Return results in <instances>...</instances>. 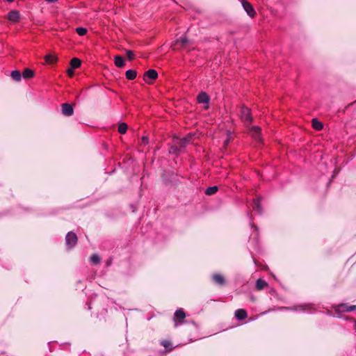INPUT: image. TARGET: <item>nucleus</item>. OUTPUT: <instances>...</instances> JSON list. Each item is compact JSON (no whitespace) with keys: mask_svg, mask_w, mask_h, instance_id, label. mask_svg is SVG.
<instances>
[{"mask_svg":"<svg viewBox=\"0 0 356 356\" xmlns=\"http://www.w3.org/2000/svg\"><path fill=\"white\" fill-rule=\"evenodd\" d=\"M240 118L241 120L247 125L252 123L253 119L251 115V111L246 106H242L240 110Z\"/></svg>","mask_w":356,"mask_h":356,"instance_id":"nucleus-1","label":"nucleus"},{"mask_svg":"<svg viewBox=\"0 0 356 356\" xmlns=\"http://www.w3.org/2000/svg\"><path fill=\"white\" fill-rule=\"evenodd\" d=\"M76 234L72 232H70L65 236L66 245L69 248H73L77 243Z\"/></svg>","mask_w":356,"mask_h":356,"instance_id":"nucleus-2","label":"nucleus"},{"mask_svg":"<svg viewBox=\"0 0 356 356\" xmlns=\"http://www.w3.org/2000/svg\"><path fill=\"white\" fill-rule=\"evenodd\" d=\"M241 4H242L243 9L245 10V11L246 12V13L248 14V16H250L251 18H253L255 17L256 12L254 10L253 6H252V4L250 2H248L245 0H242Z\"/></svg>","mask_w":356,"mask_h":356,"instance_id":"nucleus-3","label":"nucleus"},{"mask_svg":"<svg viewBox=\"0 0 356 356\" xmlns=\"http://www.w3.org/2000/svg\"><path fill=\"white\" fill-rule=\"evenodd\" d=\"M197 101L199 104H206L204 106L205 108H209L210 97L205 92H201L199 93L197 97Z\"/></svg>","mask_w":356,"mask_h":356,"instance_id":"nucleus-4","label":"nucleus"},{"mask_svg":"<svg viewBox=\"0 0 356 356\" xmlns=\"http://www.w3.org/2000/svg\"><path fill=\"white\" fill-rule=\"evenodd\" d=\"M192 137V135H188L187 136L182 138H177L175 139L174 143L179 145L181 149H182L184 148L191 141Z\"/></svg>","mask_w":356,"mask_h":356,"instance_id":"nucleus-5","label":"nucleus"},{"mask_svg":"<svg viewBox=\"0 0 356 356\" xmlns=\"http://www.w3.org/2000/svg\"><path fill=\"white\" fill-rule=\"evenodd\" d=\"M185 318L186 314L184 311L182 309H177L174 314L175 326L177 327V323L176 321L177 319L179 321V323H182Z\"/></svg>","mask_w":356,"mask_h":356,"instance_id":"nucleus-6","label":"nucleus"},{"mask_svg":"<svg viewBox=\"0 0 356 356\" xmlns=\"http://www.w3.org/2000/svg\"><path fill=\"white\" fill-rule=\"evenodd\" d=\"M62 113L65 116H71L74 113V109L71 104L65 103L62 104Z\"/></svg>","mask_w":356,"mask_h":356,"instance_id":"nucleus-7","label":"nucleus"},{"mask_svg":"<svg viewBox=\"0 0 356 356\" xmlns=\"http://www.w3.org/2000/svg\"><path fill=\"white\" fill-rule=\"evenodd\" d=\"M158 77V73L155 70L150 69L147 70L144 75V81L148 83L147 79L154 80Z\"/></svg>","mask_w":356,"mask_h":356,"instance_id":"nucleus-8","label":"nucleus"},{"mask_svg":"<svg viewBox=\"0 0 356 356\" xmlns=\"http://www.w3.org/2000/svg\"><path fill=\"white\" fill-rule=\"evenodd\" d=\"M249 134L256 140H261V129L257 126L252 127L249 130Z\"/></svg>","mask_w":356,"mask_h":356,"instance_id":"nucleus-9","label":"nucleus"},{"mask_svg":"<svg viewBox=\"0 0 356 356\" xmlns=\"http://www.w3.org/2000/svg\"><path fill=\"white\" fill-rule=\"evenodd\" d=\"M20 14L17 10H11L8 14V19L13 22H17L19 21Z\"/></svg>","mask_w":356,"mask_h":356,"instance_id":"nucleus-10","label":"nucleus"},{"mask_svg":"<svg viewBox=\"0 0 356 356\" xmlns=\"http://www.w3.org/2000/svg\"><path fill=\"white\" fill-rule=\"evenodd\" d=\"M234 316L238 320L242 321L247 318L248 314L245 309H238L236 310Z\"/></svg>","mask_w":356,"mask_h":356,"instance_id":"nucleus-11","label":"nucleus"},{"mask_svg":"<svg viewBox=\"0 0 356 356\" xmlns=\"http://www.w3.org/2000/svg\"><path fill=\"white\" fill-rule=\"evenodd\" d=\"M213 281L218 285H224L225 284V280L224 277L220 274H214L212 276Z\"/></svg>","mask_w":356,"mask_h":356,"instance_id":"nucleus-12","label":"nucleus"},{"mask_svg":"<svg viewBox=\"0 0 356 356\" xmlns=\"http://www.w3.org/2000/svg\"><path fill=\"white\" fill-rule=\"evenodd\" d=\"M252 208L258 213L261 214L262 213V209H261V207L260 204V201L259 199H254L253 200Z\"/></svg>","mask_w":356,"mask_h":356,"instance_id":"nucleus-13","label":"nucleus"},{"mask_svg":"<svg viewBox=\"0 0 356 356\" xmlns=\"http://www.w3.org/2000/svg\"><path fill=\"white\" fill-rule=\"evenodd\" d=\"M125 60L121 56H116L115 57V65L118 67H122L124 66Z\"/></svg>","mask_w":356,"mask_h":356,"instance_id":"nucleus-14","label":"nucleus"},{"mask_svg":"<svg viewBox=\"0 0 356 356\" xmlns=\"http://www.w3.org/2000/svg\"><path fill=\"white\" fill-rule=\"evenodd\" d=\"M312 127L314 129L320 131L323 129V125L322 122L314 118L312 120Z\"/></svg>","mask_w":356,"mask_h":356,"instance_id":"nucleus-15","label":"nucleus"},{"mask_svg":"<svg viewBox=\"0 0 356 356\" xmlns=\"http://www.w3.org/2000/svg\"><path fill=\"white\" fill-rule=\"evenodd\" d=\"M137 75V72L134 70H129L126 72V78L129 80H134Z\"/></svg>","mask_w":356,"mask_h":356,"instance_id":"nucleus-16","label":"nucleus"},{"mask_svg":"<svg viewBox=\"0 0 356 356\" xmlns=\"http://www.w3.org/2000/svg\"><path fill=\"white\" fill-rule=\"evenodd\" d=\"M218 190V187L217 186H213L208 187L205 191V194L207 195H211L215 194Z\"/></svg>","mask_w":356,"mask_h":356,"instance_id":"nucleus-17","label":"nucleus"},{"mask_svg":"<svg viewBox=\"0 0 356 356\" xmlns=\"http://www.w3.org/2000/svg\"><path fill=\"white\" fill-rule=\"evenodd\" d=\"M34 75V72L32 70L26 68L24 70L22 76L24 79L32 78Z\"/></svg>","mask_w":356,"mask_h":356,"instance_id":"nucleus-18","label":"nucleus"},{"mask_svg":"<svg viewBox=\"0 0 356 356\" xmlns=\"http://www.w3.org/2000/svg\"><path fill=\"white\" fill-rule=\"evenodd\" d=\"M266 286H267V282L265 280H264L262 279H259L257 280L256 288L258 290L263 289Z\"/></svg>","mask_w":356,"mask_h":356,"instance_id":"nucleus-19","label":"nucleus"},{"mask_svg":"<svg viewBox=\"0 0 356 356\" xmlns=\"http://www.w3.org/2000/svg\"><path fill=\"white\" fill-rule=\"evenodd\" d=\"M11 77L13 78V80H15L16 81H19L21 80L22 74H21L20 71H19V70H13L11 72Z\"/></svg>","mask_w":356,"mask_h":356,"instance_id":"nucleus-20","label":"nucleus"},{"mask_svg":"<svg viewBox=\"0 0 356 356\" xmlns=\"http://www.w3.org/2000/svg\"><path fill=\"white\" fill-rule=\"evenodd\" d=\"M81 63V62L80 59H79L77 58H73L70 61V65L74 69L80 67Z\"/></svg>","mask_w":356,"mask_h":356,"instance_id":"nucleus-21","label":"nucleus"},{"mask_svg":"<svg viewBox=\"0 0 356 356\" xmlns=\"http://www.w3.org/2000/svg\"><path fill=\"white\" fill-rule=\"evenodd\" d=\"M128 126L126 123H120L118 126V131L121 134H124L127 132Z\"/></svg>","mask_w":356,"mask_h":356,"instance_id":"nucleus-22","label":"nucleus"},{"mask_svg":"<svg viewBox=\"0 0 356 356\" xmlns=\"http://www.w3.org/2000/svg\"><path fill=\"white\" fill-rule=\"evenodd\" d=\"M44 59L47 63L49 64H53L56 62L57 59L54 56L52 55H46Z\"/></svg>","mask_w":356,"mask_h":356,"instance_id":"nucleus-23","label":"nucleus"},{"mask_svg":"<svg viewBox=\"0 0 356 356\" xmlns=\"http://www.w3.org/2000/svg\"><path fill=\"white\" fill-rule=\"evenodd\" d=\"M170 152H172L174 154H179L182 152L181 149L177 145L176 143H175V145L171 147Z\"/></svg>","mask_w":356,"mask_h":356,"instance_id":"nucleus-24","label":"nucleus"},{"mask_svg":"<svg viewBox=\"0 0 356 356\" xmlns=\"http://www.w3.org/2000/svg\"><path fill=\"white\" fill-rule=\"evenodd\" d=\"M90 261L93 264H97L99 263L100 261V257H99L98 254H93L91 257H90Z\"/></svg>","mask_w":356,"mask_h":356,"instance_id":"nucleus-25","label":"nucleus"},{"mask_svg":"<svg viewBox=\"0 0 356 356\" xmlns=\"http://www.w3.org/2000/svg\"><path fill=\"white\" fill-rule=\"evenodd\" d=\"M87 29L84 27H77L76 29V32L81 36L85 35L87 33Z\"/></svg>","mask_w":356,"mask_h":356,"instance_id":"nucleus-26","label":"nucleus"},{"mask_svg":"<svg viewBox=\"0 0 356 356\" xmlns=\"http://www.w3.org/2000/svg\"><path fill=\"white\" fill-rule=\"evenodd\" d=\"M356 309V305L348 306L346 309H342L343 312H350Z\"/></svg>","mask_w":356,"mask_h":356,"instance_id":"nucleus-27","label":"nucleus"},{"mask_svg":"<svg viewBox=\"0 0 356 356\" xmlns=\"http://www.w3.org/2000/svg\"><path fill=\"white\" fill-rule=\"evenodd\" d=\"M177 43H180L181 45H185L188 42V39L186 37H181L177 40Z\"/></svg>","mask_w":356,"mask_h":356,"instance_id":"nucleus-28","label":"nucleus"},{"mask_svg":"<svg viewBox=\"0 0 356 356\" xmlns=\"http://www.w3.org/2000/svg\"><path fill=\"white\" fill-rule=\"evenodd\" d=\"M306 307H310L309 305H298V306L294 307L293 309L296 310V311H298V310L305 311L306 309Z\"/></svg>","mask_w":356,"mask_h":356,"instance_id":"nucleus-29","label":"nucleus"},{"mask_svg":"<svg viewBox=\"0 0 356 356\" xmlns=\"http://www.w3.org/2000/svg\"><path fill=\"white\" fill-rule=\"evenodd\" d=\"M127 58H129V60H131L134 59L135 55H134V51H132L131 50H127Z\"/></svg>","mask_w":356,"mask_h":356,"instance_id":"nucleus-30","label":"nucleus"},{"mask_svg":"<svg viewBox=\"0 0 356 356\" xmlns=\"http://www.w3.org/2000/svg\"><path fill=\"white\" fill-rule=\"evenodd\" d=\"M348 307V305L346 304H341L337 307V311L342 312V309H346Z\"/></svg>","mask_w":356,"mask_h":356,"instance_id":"nucleus-31","label":"nucleus"},{"mask_svg":"<svg viewBox=\"0 0 356 356\" xmlns=\"http://www.w3.org/2000/svg\"><path fill=\"white\" fill-rule=\"evenodd\" d=\"M74 68H72V67L70 68H69L67 70V74L70 76H72L74 75Z\"/></svg>","mask_w":356,"mask_h":356,"instance_id":"nucleus-32","label":"nucleus"},{"mask_svg":"<svg viewBox=\"0 0 356 356\" xmlns=\"http://www.w3.org/2000/svg\"><path fill=\"white\" fill-rule=\"evenodd\" d=\"M228 134H229V137H228V138H227V140H225V142H224V145H225V146H227V145H228V144H229V137H230L231 133L229 131V132H228Z\"/></svg>","mask_w":356,"mask_h":356,"instance_id":"nucleus-33","label":"nucleus"},{"mask_svg":"<svg viewBox=\"0 0 356 356\" xmlns=\"http://www.w3.org/2000/svg\"><path fill=\"white\" fill-rule=\"evenodd\" d=\"M161 344H162L164 347L167 348V347H168V346L170 344V343L169 341H162V342H161Z\"/></svg>","mask_w":356,"mask_h":356,"instance_id":"nucleus-34","label":"nucleus"},{"mask_svg":"<svg viewBox=\"0 0 356 356\" xmlns=\"http://www.w3.org/2000/svg\"><path fill=\"white\" fill-rule=\"evenodd\" d=\"M142 141L144 144H147L148 143V138L144 136L142 138Z\"/></svg>","mask_w":356,"mask_h":356,"instance_id":"nucleus-35","label":"nucleus"},{"mask_svg":"<svg viewBox=\"0 0 356 356\" xmlns=\"http://www.w3.org/2000/svg\"><path fill=\"white\" fill-rule=\"evenodd\" d=\"M45 1L47 2H49V3H54V2L57 1L58 0H45Z\"/></svg>","mask_w":356,"mask_h":356,"instance_id":"nucleus-36","label":"nucleus"},{"mask_svg":"<svg viewBox=\"0 0 356 356\" xmlns=\"http://www.w3.org/2000/svg\"><path fill=\"white\" fill-rule=\"evenodd\" d=\"M254 229H255L256 230H257V226H254Z\"/></svg>","mask_w":356,"mask_h":356,"instance_id":"nucleus-37","label":"nucleus"}]
</instances>
